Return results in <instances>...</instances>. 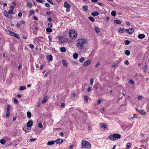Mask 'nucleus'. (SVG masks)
<instances>
[{"instance_id":"obj_1","label":"nucleus","mask_w":149,"mask_h":149,"mask_svg":"<svg viewBox=\"0 0 149 149\" xmlns=\"http://www.w3.org/2000/svg\"><path fill=\"white\" fill-rule=\"evenodd\" d=\"M86 42V40L84 38H80L77 40L76 45L79 48L82 49L84 47L83 45L85 44Z\"/></svg>"},{"instance_id":"obj_2","label":"nucleus","mask_w":149,"mask_h":149,"mask_svg":"<svg viewBox=\"0 0 149 149\" xmlns=\"http://www.w3.org/2000/svg\"><path fill=\"white\" fill-rule=\"evenodd\" d=\"M121 137V135L119 134H111L108 137L109 139L113 141L119 139Z\"/></svg>"},{"instance_id":"obj_3","label":"nucleus","mask_w":149,"mask_h":149,"mask_svg":"<svg viewBox=\"0 0 149 149\" xmlns=\"http://www.w3.org/2000/svg\"><path fill=\"white\" fill-rule=\"evenodd\" d=\"M81 146L82 148H89L91 147L90 143L88 142L85 140L82 141Z\"/></svg>"},{"instance_id":"obj_4","label":"nucleus","mask_w":149,"mask_h":149,"mask_svg":"<svg viewBox=\"0 0 149 149\" xmlns=\"http://www.w3.org/2000/svg\"><path fill=\"white\" fill-rule=\"evenodd\" d=\"M70 37H77V32L74 30H70L69 33Z\"/></svg>"},{"instance_id":"obj_5","label":"nucleus","mask_w":149,"mask_h":149,"mask_svg":"<svg viewBox=\"0 0 149 149\" xmlns=\"http://www.w3.org/2000/svg\"><path fill=\"white\" fill-rule=\"evenodd\" d=\"M6 32L8 34L11 36H14L15 37H18L17 34H16L15 33L13 32L7 30L6 31Z\"/></svg>"},{"instance_id":"obj_6","label":"nucleus","mask_w":149,"mask_h":149,"mask_svg":"<svg viewBox=\"0 0 149 149\" xmlns=\"http://www.w3.org/2000/svg\"><path fill=\"white\" fill-rule=\"evenodd\" d=\"M134 29L132 28H130L127 29H126L125 32H127L128 34H132L134 31Z\"/></svg>"},{"instance_id":"obj_7","label":"nucleus","mask_w":149,"mask_h":149,"mask_svg":"<svg viewBox=\"0 0 149 149\" xmlns=\"http://www.w3.org/2000/svg\"><path fill=\"white\" fill-rule=\"evenodd\" d=\"M137 118V116H136V114H134L133 115H130L128 117L129 119L132 120H135V119Z\"/></svg>"},{"instance_id":"obj_8","label":"nucleus","mask_w":149,"mask_h":149,"mask_svg":"<svg viewBox=\"0 0 149 149\" xmlns=\"http://www.w3.org/2000/svg\"><path fill=\"white\" fill-rule=\"evenodd\" d=\"M67 41L65 38H59V42L60 43H64Z\"/></svg>"},{"instance_id":"obj_9","label":"nucleus","mask_w":149,"mask_h":149,"mask_svg":"<svg viewBox=\"0 0 149 149\" xmlns=\"http://www.w3.org/2000/svg\"><path fill=\"white\" fill-rule=\"evenodd\" d=\"M135 109L136 111L139 112L142 115H146V112L143 110H138L137 108H136Z\"/></svg>"},{"instance_id":"obj_10","label":"nucleus","mask_w":149,"mask_h":149,"mask_svg":"<svg viewBox=\"0 0 149 149\" xmlns=\"http://www.w3.org/2000/svg\"><path fill=\"white\" fill-rule=\"evenodd\" d=\"M91 61L90 60H88L84 62L83 64V66H86L89 65L91 63Z\"/></svg>"},{"instance_id":"obj_11","label":"nucleus","mask_w":149,"mask_h":149,"mask_svg":"<svg viewBox=\"0 0 149 149\" xmlns=\"http://www.w3.org/2000/svg\"><path fill=\"white\" fill-rule=\"evenodd\" d=\"M64 6L65 7L68 8H70L71 7V6L66 1L64 2Z\"/></svg>"},{"instance_id":"obj_12","label":"nucleus","mask_w":149,"mask_h":149,"mask_svg":"<svg viewBox=\"0 0 149 149\" xmlns=\"http://www.w3.org/2000/svg\"><path fill=\"white\" fill-rule=\"evenodd\" d=\"M56 143H61L63 142V140L62 139L60 138H58L55 141Z\"/></svg>"},{"instance_id":"obj_13","label":"nucleus","mask_w":149,"mask_h":149,"mask_svg":"<svg viewBox=\"0 0 149 149\" xmlns=\"http://www.w3.org/2000/svg\"><path fill=\"white\" fill-rule=\"evenodd\" d=\"M33 125V122L31 120L29 121L27 123V126L28 127H31Z\"/></svg>"},{"instance_id":"obj_14","label":"nucleus","mask_w":149,"mask_h":149,"mask_svg":"<svg viewBox=\"0 0 149 149\" xmlns=\"http://www.w3.org/2000/svg\"><path fill=\"white\" fill-rule=\"evenodd\" d=\"M78 56V53H75L73 54V57L74 59L76 60Z\"/></svg>"},{"instance_id":"obj_15","label":"nucleus","mask_w":149,"mask_h":149,"mask_svg":"<svg viewBox=\"0 0 149 149\" xmlns=\"http://www.w3.org/2000/svg\"><path fill=\"white\" fill-rule=\"evenodd\" d=\"M46 58L48 60L50 61H52L53 58V57L51 55H48L47 56Z\"/></svg>"},{"instance_id":"obj_16","label":"nucleus","mask_w":149,"mask_h":149,"mask_svg":"<svg viewBox=\"0 0 149 149\" xmlns=\"http://www.w3.org/2000/svg\"><path fill=\"white\" fill-rule=\"evenodd\" d=\"M91 15L93 16H97L99 15V13L97 11H95L92 13Z\"/></svg>"},{"instance_id":"obj_17","label":"nucleus","mask_w":149,"mask_h":149,"mask_svg":"<svg viewBox=\"0 0 149 149\" xmlns=\"http://www.w3.org/2000/svg\"><path fill=\"white\" fill-rule=\"evenodd\" d=\"M118 31L119 33H120L125 32L126 31V29L120 28L119 29Z\"/></svg>"},{"instance_id":"obj_18","label":"nucleus","mask_w":149,"mask_h":149,"mask_svg":"<svg viewBox=\"0 0 149 149\" xmlns=\"http://www.w3.org/2000/svg\"><path fill=\"white\" fill-rule=\"evenodd\" d=\"M48 99V97L47 96H45L44 97L43 100L42 101V104H44L47 101Z\"/></svg>"},{"instance_id":"obj_19","label":"nucleus","mask_w":149,"mask_h":149,"mask_svg":"<svg viewBox=\"0 0 149 149\" xmlns=\"http://www.w3.org/2000/svg\"><path fill=\"white\" fill-rule=\"evenodd\" d=\"M60 50L61 52H64L66 51V49L65 47H62L60 48Z\"/></svg>"},{"instance_id":"obj_20","label":"nucleus","mask_w":149,"mask_h":149,"mask_svg":"<svg viewBox=\"0 0 149 149\" xmlns=\"http://www.w3.org/2000/svg\"><path fill=\"white\" fill-rule=\"evenodd\" d=\"M107 125L106 124H103L101 125V127L104 130H105L107 127Z\"/></svg>"},{"instance_id":"obj_21","label":"nucleus","mask_w":149,"mask_h":149,"mask_svg":"<svg viewBox=\"0 0 149 149\" xmlns=\"http://www.w3.org/2000/svg\"><path fill=\"white\" fill-rule=\"evenodd\" d=\"M114 22L116 23L117 24H120L121 23V21L118 19L114 20Z\"/></svg>"},{"instance_id":"obj_22","label":"nucleus","mask_w":149,"mask_h":149,"mask_svg":"<svg viewBox=\"0 0 149 149\" xmlns=\"http://www.w3.org/2000/svg\"><path fill=\"white\" fill-rule=\"evenodd\" d=\"M96 33H99L100 31V30L97 27H96L94 29Z\"/></svg>"},{"instance_id":"obj_23","label":"nucleus","mask_w":149,"mask_h":149,"mask_svg":"<svg viewBox=\"0 0 149 149\" xmlns=\"http://www.w3.org/2000/svg\"><path fill=\"white\" fill-rule=\"evenodd\" d=\"M27 5L28 7L31 8L32 6L33 5L32 3L28 2L27 3Z\"/></svg>"},{"instance_id":"obj_24","label":"nucleus","mask_w":149,"mask_h":149,"mask_svg":"<svg viewBox=\"0 0 149 149\" xmlns=\"http://www.w3.org/2000/svg\"><path fill=\"white\" fill-rule=\"evenodd\" d=\"M88 97L87 96H85L84 97V101L86 103H87L88 100Z\"/></svg>"},{"instance_id":"obj_25","label":"nucleus","mask_w":149,"mask_h":149,"mask_svg":"<svg viewBox=\"0 0 149 149\" xmlns=\"http://www.w3.org/2000/svg\"><path fill=\"white\" fill-rule=\"evenodd\" d=\"M55 142V141H49L47 143V144L48 145H50L53 144H54Z\"/></svg>"},{"instance_id":"obj_26","label":"nucleus","mask_w":149,"mask_h":149,"mask_svg":"<svg viewBox=\"0 0 149 149\" xmlns=\"http://www.w3.org/2000/svg\"><path fill=\"white\" fill-rule=\"evenodd\" d=\"M125 54L127 56H129L130 54V52L128 50H125Z\"/></svg>"},{"instance_id":"obj_27","label":"nucleus","mask_w":149,"mask_h":149,"mask_svg":"<svg viewBox=\"0 0 149 149\" xmlns=\"http://www.w3.org/2000/svg\"><path fill=\"white\" fill-rule=\"evenodd\" d=\"M85 58L84 57H82L79 60V61L80 63H83L85 60Z\"/></svg>"},{"instance_id":"obj_28","label":"nucleus","mask_w":149,"mask_h":149,"mask_svg":"<svg viewBox=\"0 0 149 149\" xmlns=\"http://www.w3.org/2000/svg\"><path fill=\"white\" fill-rule=\"evenodd\" d=\"M111 15L114 17H115L116 15V13L114 11H112L111 13Z\"/></svg>"},{"instance_id":"obj_29","label":"nucleus","mask_w":149,"mask_h":149,"mask_svg":"<svg viewBox=\"0 0 149 149\" xmlns=\"http://www.w3.org/2000/svg\"><path fill=\"white\" fill-rule=\"evenodd\" d=\"M27 117L28 118H30L31 116V113L30 112L28 111L27 113Z\"/></svg>"},{"instance_id":"obj_30","label":"nucleus","mask_w":149,"mask_h":149,"mask_svg":"<svg viewBox=\"0 0 149 149\" xmlns=\"http://www.w3.org/2000/svg\"><path fill=\"white\" fill-rule=\"evenodd\" d=\"M35 12L33 10L30 11L29 12V16H31L32 15L34 14Z\"/></svg>"},{"instance_id":"obj_31","label":"nucleus","mask_w":149,"mask_h":149,"mask_svg":"<svg viewBox=\"0 0 149 149\" xmlns=\"http://www.w3.org/2000/svg\"><path fill=\"white\" fill-rule=\"evenodd\" d=\"M6 141L4 139H1L0 140V143L2 144H3L6 143Z\"/></svg>"},{"instance_id":"obj_32","label":"nucleus","mask_w":149,"mask_h":149,"mask_svg":"<svg viewBox=\"0 0 149 149\" xmlns=\"http://www.w3.org/2000/svg\"><path fill=\"white\" fill-rule=\"evenodd\" d=\"M94 82V79L93 78H91L90 80V84L91 86H92Z\"/></svg>"},{"instance_id":"obj_33","label":"nucleus","mask_w":149,"mask_h":149,"mask_svg":"<svg viewBox=\"0 0 149 149\" xmlns=\"http://www.w3.org/2000/svg\"><path fill=\"white\" fill-rule=\"evenodd\" d=\"M19 89L20 90H23L26 89V87L25 86H21L19 88Z\"/></svg>"},{"instance_id":"obj_34","label":"nucleus","mask_w":149,"mask_h":149,"mask_svg":"<svg viewBox=\"0 0 149 149\" xmlns=\"http://www.w3.org/2000/svg\"><path fill=\"white\" fill-rule=\"evenodd\" d=\"M46 31L47 32L50 33L52 32V29L49 28H47L46 29Z\"/></svg>"},{"instance_id":"obj_35","label":"nucleus","mask_w":149,"mask_h":149,"mask_svg":"<svg viewBox=\"0 0 149 149\" xmlns=\"http://www.w3.org/2000/svg\"><path fill=\"white\" fill-rule=\"evenodd\" d=\"M62 63L63 64L65 65V66L67 67V65L66 62L65 60H63L62 61Z\"/></svg>"},{"instance_id":"obj_36","label":"nucleus","mask_w":149,"mask_h":149,"mask_svg":"<svg viewBox=\"0 0 149 149\" xmlns=\"http://www.w3.org/2000/svg\"><path fill=\"white\" fill-rule=\"evenodd\" d=\"M147 65H145L144 66L143 68V71L144 72H146V71L147 69Z\"/></svg>"},{"instance_id":"obj_37","label":"nucleus","mask_w":149,"mask_h":149,"mask_svg":"<svg viewBox=\"0 0 149 149\" xmlns=\"http://www.w3.org/2000/svg\"><path fill=\"white\" fill-rule=\"evenodd\" d=\"M38 127L40 128H42L43 127L41 123H39L38 125Z\"/></svg>"},{"instance_id":"obj_38","label":"nucleus","mask_w":149,"mask_h":149,"mask_svg":"<svg viewBox=\"0 0 149 149\" xmlns=\"http://www.w3.org/2000/svg\"><path fill=\"white\" fill-rule=\"evenodd\" d=\"M10 106L9 105H8L7 106V107L6 108V109H7L6 111H10Z\"/></svg>"},{"instance_id":"obj_39","label":"nucleus","mask_w":149,"mask_h":149,"mask_svg":"<svg viewBox=\"0 0 149 149\" xmlns=\"http://www.w3.org/2000/svg\"><path fill=\"white\" fill-rule=\"evenodd\" d=\"M3 15L6 17H8V13L6 11H4L3 12Z\"/></svg>"},{"instance_id":"obj_40","label":"nucleus","mask_w":149,"mask_h":149,"mask_svg":"<svg viewBox=\"0 0 149 149\" xmlns=\"http://www.w3.org/2000/svg\"><path fill=\"white\" fill-rule=\"evenodd\" d=\"M89 19L92 22H93L95 21V19L93 18V17H88Z\"/></svg>"},{"instance_id":"obj_41","label":"nucleus","mask_w":149,"mask_h":149,"mask_svg":"<svg viewBox=\"0 0 149 149\" xmlns=\"http://www.w3.org/2000/svg\"><path fill=\"white\" fill-rule=\"evenodd\" d=\"M8 13L9 14H12L13 15L14 14V13L13 12V10L11 9L10 10H8Z\"/></svg>"},{"instance_id":"obj_42","label":"nucleus","mask_w":149,"mask_h":149,"mask_svg":"<svg viewBox=\"0 0 149 149\" xmlns=\"http://www.w3.org/2000/svg\"><path fill=\"white\" fill-rule=\"evenodd\" d=\"M131 146V144L130 143H128L126 145V148H130Z\"/></svg>"},{"instance_id":"obj_43","label":"nucleus","mask_w":149,"mask_h":149,"mask_svg":"<svg viewBox=\"0 0 149 149\" xmlns=\"http://www.w3.org/2000/svg\"><path fill=\"white\" fill-rule=\"evenodd\" d=\"M10 111H6V117H9L10 116Z\"/></svg>"},{"instance_id":"obj_44","label":"nucleus","mask_w":149,"mask_h":149,"mask_svg":"<svg viewBox=\"0 0 149 149\" xmlns=\"http://www.w3.org/2000/svg\"><path fill=\"white\" fill-rule=\"evenodd\" d=\"M145 35L143 34H139L138 36V37H145Z\"/></svg>"},{"instance_id":"obj_45","label":"nucleus","mask_w":149,"mask_h":149,"mask_svg":"<svg viewBox=\"0 0 149 149\" xmlns=\"http://www.w3.org/2000/svg\"><path fill=\"white\" fill-rule=\"evenodd\" d=\"M124 43L126 45H128L130 43V42L128 40H125Z\"/></svg>"},{"instance_id":"obj_46","label":"nucleus","mask_w":149,"mask_h":149,"mask_svg":"<svg viewBox=\"0 0 149 149\" xmlns=\"http://www.w3.org/2000/svg\"><path fill=\"white\" fill-rule=\"evenodd\" d=\"M14 103L15 104H17L18 103V100L16 98H14Z\"/></svg>"},{"instance_id":"obj_47","label":"nucleus","mask_w":149,"mask_h":149,"mask_svg":"<svg viewBox=\"0 0 149 149\" xmlns=\"http://www.w3.org/2000/svg\"><path fill=\"white\" fill-rule=\"evenodd\" d=\"M128 82L131 84H134V81L132 80H129Z\"/></svg>"},{"instance_id":"obj_48","label":"nucleus","mask_w":149,"mask_h":149,"mask_svg":"<svg viewBox=\"0 0 149 149\" xmlns=\"http://www.w3.org/2000/svg\"><path fill=\"white\" fill-rule=\"evenodd\" d=\"M124 63L126 65H128L129 62L127 60H126L124 62Z\"/></svg>"},{"instance_id":"obj_49","label":"nucleus","mask_w":149,"mask_h":149,"mask_svg":"<svg viewBox=\"0 0 149 149\" xmlns=\"http://www.w3.org/2000/svg\"><path fill=\"white\" fill-rule=\"evenodd\" d=\"M83 9L85 11H86L88 10L87 7L86 6H84L83 8Z\"/></svg>"},{"instance_id":"obj_50","label":"nucleus","mask_w":149,"mask_h":149,"mask_svg":"<svg viewBox=\"0 0 149 149\" xmlns=\"http://www.w3.org/2000/svg\"><path fill=\"white\" fill-rule=\"evenodd\" d=\"M29 47L33 49L34 48V46L32 44H30L29 45Z\"/></svg>"},{"instance_id":"obj_51","label":"nucleus","mask_w":149,"mask_h":149,"mask_svg":"<svg viewBox=\"0 0 149 149\" xmlns=\"http://www.w3.org/2000/svg\"><path fill=\"white\" fill-rule=\"evenodd\" d=\"M142 96H139L138 97V100H141L142 99Z\"/></svg>"},{"instance_id":"obj_52","label":"nucleus","mask_w":149,"mask_h":149,"mask_svg":"<svg viewBox=\"0 0 149 149\" xmlns=\"http://www.w3.org/2000/svg\"><path fill=\"white\" fill-rule=\"evenodd\" d=\"M45 6L47 7H50L49 4L47 3H45Z\"/></svg>"},{"instance_id":"obj_53","label":"nucleus","mask_w":149,"mask_h":149,"mask_svg":"<svg viewBox=\"0 0 149 149\" xmlns=\"http://www.w3.org/2000/svg\"><path fill=\"white\" fill-rule=\"evenodd\" d=\"M47 1L50 3L53 4V2L52 0H47Z\"/></svg>"},{"instance_id":"obj_54","label":"nucleus","mask_w":149,"mask_h":149,"mask_svg":"<svg viewBox=\"0 0 149 149\" xmlns=\"http://www.w3.org/2000/svg\"><path fill=\"white\" fill-rule=\"evenodd\" d=\"M18 16L19 17H21L22 16V13L21 12H19L18 14Z\"/></svg>"},{"instance_id":"obj_55","label":"nucleus","mask_w":149,"mask_h":149,"mask_svg":"<svg viewBox=\"0 0 149 149\" xmlns=\"http://www.w3.org/2000/svg\"><path fill=\"white\" fill-rule=\"evenodd\" d=\"M48 26L49 28H50L52 26V24L51 23H49L48 24Z\"/></svg>"},{"instance_id":"obj_56","label":"nucleus","mask_w":149,"mask_h":149,"mask_svg":"<svg viewBox=\"0 0 149 149\" xmlns=\"http://www.w3.org/2000/svg\"><path fill=\"white\" fill-rule=\"evenodd\" d=\"M101 101L100 100H99L97 102V104L98 105H99L100 104Z\"/></svg>"},{"instance_id":"obj_57","label":"nucleus","mask_w":149,"mask_h":149,"mask_svg":"<svg viewBox=\"0 0 149 149\" xmlns=\"http://www.w3.org/2000/svg\"><path fill=\"white\" fill-rule=\"evenodd\" d=\"M44 66V65H41L40 67V68L41 70H42V69Z\"/></svg>"},{"instance_id":"obj_58","label":"nucleus","mask_w":149,"mask_h":149,"mask_svg":"<svg viewBox=\"0 0 149 149\" xmlns=\"http://www.w3.org/2000/svg\"><path fill=\"white\" fill-rule=\"evenodd\" d=\"M126 24L128 25V26H129L130 25V22H126Z\"/></svg>"},{"instance_id":"obj_59","label":"nucleus","mask_w":149,"mask_h":149,"mask_svg":"<svg viewBox=\"0 0 149 149\" xmlns=\"http://www.w3.org/2000/svg\"><path fill=\"white\" fill-rule=\"evenodd\" d=\"M98 4L99 5L101 6H103L104 5L102 3H98Z\"/></svg>"},{"instance_id":"obj_60","label":"nucleus","mask_w":149,"mask_h":149,"mask_svg":"<svg viewBox=\"0 0 149 149\" xmlns=\"http://www.w3.org/2000/svg\"><path fill=\"white\" fill-rule=\"evenodd\" d=\"M87 90L88 91H91V87H89L88 88V89H87Z\"/></svg>"},{"instance_id":"obj_61","label":"nucleus","mask_w":149,"mask_h":149,"mask_svg":"<svg viewBox=\"0 0 149 149\" xmlns=\"http://www.w3.org/2000/svg\"><path fill=\"white\" fill-rule=\"evenodd\" d=\"M10 8L12 10H14V7L13 6H11L10 7Z\"/></svg>"},{"instance_id":"obj_62","label":"nucleus","mask_w":149,"mask_h":149,"mask_svg":"<svg viewBox=\"0 0 149 149\" xmlns=\"http://www.w3.org/2000/svg\"><path fill=\"white\" fill-rule=\"evenodd\" d=\"M100 65V63H97L95 65V67L97 68Z\"/></svg>"},{"instance_id":"obj_63","label":"nucleus","mask_w":149,"mask_h":149,"mask_svg":"<svg viewBox=\"0 0 149 149\" xmlns=\"http://www.w3.org/2000/svg\"><path fill=\"white\" fill-rule=\"evenodd\" d=\"M20 23L22 24H25V22L23 20H22L20 22Z\"/></svg>"},{"instance_id":"obj_64","label":"nucleus","mask_w":149,"mask_h":149,"mask_svg":"<svg viewBox=\"0 0 149 149\" xmlns=\"http://www.w3.org/2000/svg\"><path fill=\"white\" fill-rule=\"evenodd\" d=\"M69 149H73V145H71L69 148Z\"/></svg>"}]
</instances>
